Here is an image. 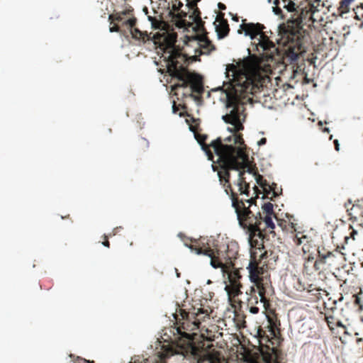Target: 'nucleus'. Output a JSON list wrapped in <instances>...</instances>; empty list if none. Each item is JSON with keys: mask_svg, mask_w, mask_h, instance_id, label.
I'll return each instance as SVG.
<instances>
[{"mask_svg": "<svg viewBox=\"0 0 363 363\" xmlns=\"http://www.w3.org/2000/svg\"><path fill=\"white\" fill-rule=\"evenodd\" d=\"M236 72L234 65H227L225 72L226 81L223 82V86H227L226 107L231 110L229 113L223 116L222 118L226 123L233 125L232 128H228L233 134L224 139L219 137L212 140L209 145L206 143L208 138L206 135L195 133V138L209 160L214 162V156L211 148H213L214 153L218 156L216 161L218 165H213V169L214 171H218L220 184L225 187L230 178V170L238 171L237 182L238 191L241 195L245 194L249 196L250 184L244 177L245 171L241 170L244 168L243 162L247 156L243 147L242 135L238 132L244 128L240 121L241 113L244 111L243 105L250 99V98L247 99L241 91H249L252 85L249 84L248 86H245L238 83V79H235Z\"/></svg>", "mask_w": 363, "mask_h": 363, "instance_id": "obj_1", "label": "nucleus"}, {"mask_svg": "<svg viewBox=\"0 0 363 363\" xmlns=\"http://www.w3.org/2000/svg\"><path fill=\"white\" fill-rule=\"evenodd\" d=\"M257 53L251 54L247 48L249 56L240 60L236 64H228L235 67L236 74L235 79L238 83L245 86L248 84L252 85L249 91H241L247 99L252 94L255 89L262 85L264 81V73L271 72L276 63L281 62L285 67L289 65L298 64V60L305 50L304 47H287L283 55H279V47H255Z\"/></svg>", "mask_w": 363, "mask_h": 363, "instance_id": "obj_2", "label": "nucleus"}, {"mask_svg": "<svg viewBox=\"0 0 363 363\" xmlns=\"http://www.w3.org/2000/svg\"><path fill=\"white\" fill-rule=\"evenodd\" d=\"M302 16L290 17L280 23L276 31L264 30L266 27L259 23H247L242 20L238 32L252 40L251 45H304L308 43L309 33L303 28Z\"/></svg>", "mask_w": 363, "mask_h": 363, "instance_id": "obj_3", "label": "nucleus"}, {"mask_svg": "<svg viewBox=\"0 0 363 363\" xmlns=\"http://www.w3.org/2000/svg\"><path fill=\"white\" fill-rule=\"evenodd\" d=\"M185 245L197 255H203L211 259V265L213 268H220L223 277H227L225 289L230 298L238 296L242 294L240 290L241 275L238 269H235L233 260L238 255V246L235 243L230 245H215L211 243L209 239L201 238L191 240V243Z\"/></svg>", "mask_w": 363, "mask_h": 363, "instance_id": "obj_4", "label": "nucleus"}, {"mask_svg": "<svg viewBox=\"0 0 363 363\" xmlns=\"http://www.w3.org/2000/svg\"><path fill=\"white\" fill-rule=\"evenodd\" d=\"M184 47H155L160 60L164 61L169 74L177 82L172 86V91L182 98H193L194 93L201 94L203 89V79L197 73L187 69V57L182 53Z\"/></svg>", "mask_w": 363, "mask_h": 363, "instance_id": "obj_5", "label": "nucleus"}, {"mask_svg": "<svg viewBox=\"0 0 363 363\" xmlns=\"http://www.w3.org/2000/svg\"><path fill=\"white\" fill-rule=\"evenodd\" d=\"M212 309L210 307L195 308L191 311H186L179 308L176 311L177 330L181 337L185 338L189 342L191 353L196 360V363H221L220 352L214 349L211 350L212 345H206L204 340L196 343L197 333L195 330L200 328V325L206 318H210ZM205 339L204 335L201 336Z\"/></svg>", "mask_w": 363, "mask_h": 363, "instance_id": "obj_6", "label": "nucleus"}, {"mask_svg": "<svg viewBox=\"0 0 363 363\" xmlns=\"http://www.w3.org/2000/svg\"><path fill=\"white\" fill-rule=\"evenodd\" d=\"M238 213L240 225L247 230L250 245V260L247 266L250 279H267L262 275L269 267L274 266L279 259V252L276 249H266L264 240L266 233L260 230L262 220L255 217L250 211Z\"/></svg>", "mask_w": 363, "mask_h": 363, "instance_id": "obj_7", "label": "nucleus"}, {"mask_svg": "<svg viewBox=\"0 0 363 363\" xmlns=\"http://www.w3.org/2000/svg\"><path fill=\"white\" fill-rule=\"evenodd\" d=\"M255 286H252L250 293H246L247 308L249 311L254 315L258 314L261 310L268 319L271 332L274 335L272 329L275 326L273 317L275 315V310L273 308L269 296L273 294V288L268 279H250Z\"/></svg>", "mask_w": 363, "mask_h": 363, "instance_id": "obj_8", "label": "nucleus"}, {"mask_svg": "<svg viewBox=\"0 0 363 363\" xmlns=\"http://www.w3.org/2000/svg\"><path fill=\"white\" fill-rule=\"evenodd\" d=\"M224 189L225 193L230 196L232 206L235 208L238 218V211L240 213L250 211L254 215L255 214V217H256L257 220H262V223L259 225L262 233H266L267 230H269L270 233H274L273 229L275 228V225L272 221V216H275V215L273 210L274 206L272 203L268 202L262 206V208L263 213H265V216L262 217L256 204V198H250L245 200L239 199L237 194L233 191L230 181L227 183Z\"/></svg>", "mask_w": 363, "mask_h": 363, "instance_id": "obj_9", "label": "nucleus"}, {"mask_svg": "<svg viewBox=\"0 0 363 363\" xmlns=\"http://www.w3.org/2000/svg\"><path fill=\"white\" fill-rule=\"evenodd\" d=\"M108 20L111 24L113 21L122 23V26H125L129 28L133 38L146 43L150 40V35L147 32H143L135 28L137 19L133 15V9L130 7L123 11L114 12L108 16Z\"/></svg>", "mask_w": 363, "mask_h": 363, "instance_id": "obj_10", "label": "nucleus"}, {"mask_svg": "<svg viewBox=\"0 0 363 363\" xmlns=\"http://www.w3.org/2000/svg\"><path fill=\"white\" fill-rule=\"evenodd\" d=\"M282 1L284 3V8L289 12L293 13L291 17H298L301 15L302 20L310 21L312 18V13L315 12V11H312V9L319 5L320 0H314L312 4H310L309 11H304L303 8L297 6L291 0H282Z\"/></svg>", "mask_w": 363, "mask_h": 363, "instance_id": "obj_11", "label": "nucleus"}, {"mask_svg": "<svg viewBox=\"0 0 363 363\" xmlns=\"http://www.w3.org/2000/svg\"><path fill=\"white\" fill-rule=\"evenodd\" d=\"M313 48V52L307 57L306 60L309 62L310 65H313L315 68L320 65L321 63L328 57L333 59L335 57L336 53L330 55V52L333 51V49L330 47H312ZM336 52V49L335 50Z\"/></svg>", "mask_w": 363, "mask_h": 363, "instance_id": "obj_12", "label": "nucleus"}, {"mask_svg": "<svg viewBox=\"0 0 363 363\" xmlns=\"http://www.w3.org/2000/svg\"><path fill=\"white\" fill-rule=\"evenodd\" d=\"M259 341V347L260 352L262 354L263 360L265 363H279L278 361V350L274 348V347H270L267 345H264L263 342L265 343L270 342V340L268 337H260Z\"/></svg>", "mask_w": 363, "mask_h": 363, "instance_id": "obj_13", "label": "nucleus"}, {"mask_svg": "<svg viewBox=\"0 0 363 363\" xmlns=\"http://www.w3.org/2000/svg\"><path fill=\"white\" fill-rule=\"evenodd\" d=\"M328 255H322V259H316L314 263V268L315 270L323 269L322 265L326 264L328 267H338L339 263L342 258V255L339 251L335 252H330Z\"/></svg>", "mask_w": 363, "mask_h": 363, "instance_id": "obj_14", "label": "nucleus"}, {"mask_svg": "<svg viewBox=\"0 0 363 363\" xmlns=\"http://www.w3.org/2000/svg\"><path fill=\"white\" fill-rule=\"evenodd\" d=\"M345 208L350 216V220L357 222L359 226L363 228V199L358 200L350 208L345 203Z\"/></svg>", "mask_w": 363, "mask_h": 363, "instance_id": "obj_15", "label": "nucleus"}, {"mask_svg": "<svg viewBox=\"0 0 363 363\" xmlns=\"http://www.w3.org/2000/svg\"><path fill=\"white\" fill-rule=\"evenodd\" d=\"M191 9L193 10V13L189 16V19L196 23V29L198 30L203 31L205 30L204 23L201 19V11L196 6Z\"/></svg>", "mask_w": 363, "mask_h": 363, "instance_id": "obj_16", "label": "nucleus"}, {"mask_svg": "<svg viewBox=\"0 0 363 363\" xmlns=\"http://www.w3.org/2000/svg\"><path fill=\"white\" fill-rule=\"evenodd\" d=\"M230 28L226 20H223L216 26V31L219 39L225 38L229 33Z\"/></svg>", "mask_w": 363, "mask_h": 363, "instance_id": "obj_17", "label": "nucleus"}, {"mask_svg": "<svg viewBox=\"0 0 363 363\" xmlns=\"http://www.w3.org/2000/svg\"><path fill=\"white\" fill-rule=\"evenodd\" d=\"M172 354V348L168 347L164 350V352H160L159 355L157 357V359H155V363H165V359L168 358Z\"/></svg>", "mask_w": 363, "mask_h": 363, "instance_id": "obj_18", "label": "nucleus"}, {"mask_svg": "<svg viewBox=\"0 0 363 363\" xmlns=\"http://www.w3.org/2000/svg\"><path fill=\"white\" fill-rule=\"evenodd\" d=\"M108 0H98L96 3V9L100 10L99 14L101 17L106 16V11L108 10Z\"/></svg>", "mask_w": 363, "mask_h": 363, "instance_id": "obj_19", "label": "nucleus"}, {"mask_svg": "<svg viewBox=\"0 0 363 363\" xmlns=\"http://www.w3.org/2000/svg\"><path fill=\"white\" fill-rule=\"evenodd\" d=\"M199 48H200L199 55H195L190 57V59L191 60L192 62H195V61H198V60L199 61L200 60L199 57L200 55H203V54H209L211 52V51L216 50V47L203 46V47H199Z\"/></svg>", "mask_w": 363, "mask_h": 363, "instance_id": "obj_20", "label": "nucleus"}, {"mask_svg": "<svg viewBox=\"0 0 363 363\" xmlns=\"http://www.w3.org/2000/svg\"><path fill=\"white\" fill-rule=\"evenodd\" d=\"M354 0H342L340 2L338 11L340 13H346L350 11V5Z\"/></svg>", "mask_w": 363, "mask_h": 363, "instance_id": "obj_21", "label": "nucleus"}, {"mask_svg": "<svg viewBox=\"0 0 363 363\" xmlns=\"http://www.w3.org/2000/svg\"><path fill=\"white\" fill-rule=\"evenodd\" d=\"M325 318L329 328L331 330H334L336 321L335 317L331 314V311L325 313Z\"/></svg>", "mask_w": 363, "mask_h": 363, "instance_id": "obj_22", "label": "nucleus"}, {"mask_svg": "<svg viewBox=\"0 0 363 363\" xmlns=\"http://www.w3.org/2000/svg\"><path fill=\"white\" fill-rule=\"evenodd\" d=\"M176 12H177V14L174 13L172 15V17L180 20L181 21L180 23L184 25L185 24L184 18L188 16V13L184 11H182V10H179V11H176Z\"/></svg>", "mask_w": 363, "mask_h": 363, "instance_id": "obj_23", "label": "nucleus"}, {"mask_svg": "<svg viewBox=\"0 0 363 363\" xmlns=\"http://www.w3.org/2000/svg\"><path fill=\"white\" fill-rule=\"evenodd\" d=\"M182 6L183 4L179 0H173L172 11L169 12V13L173 15L176 11H179Z\"/></svg>", "mask_w": 363, "mask_h": 363, "instance_id": "obj_24", "label": "nucleus"}, {"mask_svg": "<svg viewBox=\"0 0 363 363\" xmlns=\"http://www.w3.org/2000/svg\"><path fill=\"white\" fill-rule=\"evenodd\" d=\"M273 191V196H277L279 195L278 192L277 191V184H272V186H270L269 184L267 185V194L269 193L270 191Z\"/></svg>", "mask_w": 363, "mask_h": 363, "instance_id": "obj_25", "label": "nucleus"}, {"mask_svg": "<svg viewBox=\"0 0 363 363\" xmlns=\"http://www.w3.org/2000/svg\"><path fill=\"white\" fill-rule=\"evenodd\" d=\"M256 180L257 184H259L264 189V191H267V181L264 180L262 177L259 174L256 177Z\"/></svg>", "mask_w": 363, "mask_h": 363, "instance_id": "obj_26", "label": "nucleus"}, {"mask_svg": "<svg viewBox=\"0 0 363 363\" xmlns=\"http://www.w3.org/2000/svg\"><path fill=\"white\" fill-rule=\"evenodd\" d=\"M330 251L327 250L324 247H318V258L317 259H322V255H328L327 254H329Z\"/></svg>", "mask_w": 363, "mask_h": 363, "instance_id": "obj_27", "label": "nucleus"}, {"mask_svg": "<svg viewBox=\"0 0 363 363\" xmlns=\"http://www.w3.org/2000/svg\"><path fill=\"white\" fill-rule=\"evenodd\" d=\"M199 40L201 42H203L205 43L204 45H207V46H209V45H213L211 44V41L208 39L206 33H204L203 35H201L200 37H199Z\"/></svg>", "mask_w": 363, "mask_h": 363, "instance_id": "obj_28", "label": "nucleus"}, {"mask_svg": "<svg viewBox=\"0 0 363 363\" xmlns=\"http://www.w3.org/2000/svg\"><path fill=\"white\" fill-rule=\"evenodd\" d=\"M354 304L356 306H357L359 309L362 310L363 309V300L357 295H354Z\"/></svg>", "mask_w": 363, "mask_h": 363, "instance_id": "obj_29", "label": "nucleus"}, {"mask_svg": "<svg viewBox=\"0 0 363 363\" xmlns=\"http://www.w3.org/2000/svg\"><path fill=\"white\" fill-rule=\"evenodd\" d=\"M355 14L357 16V18H358L359 16L363 18V4H361L360 6H357L355 10Z\"/></svg>", "mask_w": 363, "mask_h": 363, "instance_id": "obj_30", "label": "nucleus"}, {"mask_svg": "<svg viewBox=\"0 0 363 363\" xmlns=\"http://www.w3.org/2000/svg\"><path fill=\"white\" fill-rule=\"evenodd\" d=\"M186 1H187L186 6L189 7V9H194V7H196L197 6V3L201 1V0H193V1L186 0Z\"/></svg>", "mask_w": 363, "mask_h": 363, "instance_id": "obj_31", "label": "nucleus"}, {"mask_svg": "<svg viewBox=\"0 0 363 363\" xmlns=\"http://www.w3.org/2000/svg\"><path fill=\"white\" fill-rule=\"evenodd\" d=\"M273 11H274V13L276 15H278V16L280 15L281 19H284V16L282 14V10H281V9L280 7H279V6H274L273 7Z\"/></svg>", "mask_w": 363, "mask_h": 363, "instance_id": "obj_32", "label": "nucleus"}, {"mask_svg": "<svg viewBox=\"0 0 363 363\" xmlns=\"http://www.w3.org/2000/svg\"><path fill=\"white\" fill-rule=\"evenodd\" d=\"M74 363H94V361L86 360L84 358L77 357L74 360Z\"/></svg>", "mask_w": 363, "mask_h": 363, "instance_id": "obj_33", "label": "nucleus"}, {"mask_svg": "<svg viewBox=\"0 0 363 363\" xmlns=\"http://www.w3.org/2000/svg\"><path fill=\"white\" fill-rule=\"evenodd\" d=\"M115 21H113L112 23H113ZM117 23H114L113 26H111L109 28L110 32H119L120 31V26L118 23V22L116 21Z\"/></svg>", "mask_w": 363, "mask_h": 363, "instance_id": "obj_34", "label": "nucleus"}, {"mask_svg": "<svg viewBox=\"0 0 363 363\" xmlns=\"http://www.w3.org/2000/svg\"><path fill=\"white\" fill-rule=\"evenodd\" d=\"M358 235L357 230L352 229L350 234V238H352L353 240H354L356 239V235ZM348 239H349L348 237H345L346 241H347Z\"/></svg>", "mask_w": 363, "mask_h": 363, "instance_id": "obj_35", "label": "nucleus"}, {"mask_svg": "<svg viewBox=\"0 0 363 363\" xmlns=\"http://www.w3.org/2000/svg\"><path fill=\"white\" fill-rule=\"evenodd\" d=\"M104 239H105V240L102 242L103 245H104L106 247H110V242L108 240V236L104 235Z\"/></svg>", "mask_w": 363, "mask_h": 363, "instance_id": "obj_36", "label": "nucleus"}, {"mask_svg": "<svg viewBox=\"0 0 363 363\" xmlns=\"http://www.w3.org/2000/svg\"><path fill=\"white\" fill-rule=\"evenodd\" d=\"M267 143V139L265 138H262L260 139V140L258 141L257 144L258 145H265Z\"/></svg>", "mask_w": 363, "mask_h": 363, "instance_id": "obj_37", "label": "nucleus"}, {"mask_svg": "<svg viewBox=\"0 0 363 363\" xmlns=\"http://www.w3.org/2000/svg\"><path fill=\"white\" fill-rule=\"evenodd\" d=\"M335 326L340 327L344 329L345 328V326L342 323V322L340 320H336Z\"/></svg>", "mask_w": 363, "mask_h": 363, "instance_id": "obj_38", "label": "nucleus"}, {"mask_svg": "<svg viewBox=\"0 0 363 363\" xmlns=\"http://www.w3.org/2000/svg\"><path fill=\"white\" fill-rule=\"evenodd\" d=\"M218 6L219 9H220V10H225L226 9L225 5L223 4V3H218Z\"/></svg>", "mask_w": 363, "mask_h": 363, "instance_id": "obj_39", "label": "nucleus"}, {"mask_svg": "<svg viewBox=\"0 0 363 363\" xmlns=\"http://www.w3.org/2000/svg\"><path fill=\"white\" fill-rule=\"evenodd\" d=\"M122 229V227H116L113 230V235H115L120 230Z\"/></svg>", "mask_w": 363, "mask_h": 363, "instance_id": "obj_40", "label": "nucleus"}, {"mask_svg": "<svg viewBox=\"0 0 363 363\" xmlns=\"http://www.w3.org/2000/svg\"><path fill=\"white\" fill-rule=\"evenodd\" d=\"M155 45H160V46H162V45H165L163 43H156L155 40L153 41ZM166 45H175L174 44H167Z\"/></svg>", "mask_w": 363, "mask_h": 363, "instance_id": "obj_41", "label": "nucleus"}, {"mask_svg": "<svg viewBox=\"0 0 363 363\" xmlns=\"http://www.w3.org/2000/svg\"><path fill=\"white\" fill-rule=\"evenodd\" d=\"M334 143H335V150L338 151L339 150V143H338L337 140H335L334 141Z\"/></svg>", "mask_w": 363, "mask_h": 363, "instance_id": "obj_42", "label": "nucleus"}, {"mask_svg": "<svg viewBox=\"0 0 363 363\" xmlns=\"http://www.w3.org/2000/svg\"><path fill=\"white\" fill-rule=\"evenodd\" d=\"M274 4L275 5V6H279V0H274Z\"/></svg>", "mask_w": 363, "mask_h": 363, "instance_id": "obj_43", "label": "nucleus"}, {"mask_svg": "<svg viewBox=\"0 0 363 363\" xmlns=\"http://www.w3.org/2000/svg\"><path fill=\"white\" fill-rule=\"evenodd\" d=\"M173 111H174V113H176V111H177L175 103H174V105H173Z\"/></svg>", "mask_w": 363, "mask_h": 363, "instance_id": "obj_44", "label": "nucleus"}, {"mask_svg": "<svg viewBox=\"0 0 363 363\" xmlns=\"http://www.w3.org/2000/svg\"><path fill=\"white\" fill-rule=\"evenodd\" d=\"M206 340L208 341V342H211V341L213 340V338H212L211 337H206Z\"/></svg>", "mask_w": 363, "mask_h": 363, "instance_id": "obj_45", "label": "nucleus"}, {"mask_svg": "<svg viewBox=\"0 0 363 363\" xmlns=\"http://www.w3.org/2000/svg\"><path fill=\"white\" fill-rule=\"evenodd\" d=\"M254 189L255 190L256 192L259 191L258 188L256 186H255Z\"/></svg>", "mask_w": 363, "mask_h": 363, "instance_id": "obj_46", "label": "nucleus"}, {"mask_svg": "<svg viewBox=\"0 0 363 363\" xmlns=\"http://www.w3.org/2000/svg\"><path fill=\"white\" fill-rule=\"evenodd\" d=\"M323 130H324V131H327V132H328V131H329L328 128H325Z\"/></svg>", "mask_w": 363, "mask_h": 363, "instance_id": "obj_47", "label": "nucleus"}, {"mask_svg": "<svg viewBox=\"0 0 363 363\" xmlns=\"http://www.w3.org/2000/svg\"><path fill=\"white\" fill-rule=\"evenodd\" d=\"M148 18H149L150 21H152L153 20V18L151 16H148Z\"/></svg>", "mask_w": 363, "mask_h": 363, "instance_id": "obj_48", "label": "nucleus"}, {"mask_svg": "<svg viewBox=\"0 0 363 363\" xmlns=\"http://www.w3.org/2000/svg\"><path fill=\"white\" fill-rule=\"evenodd\" d=\"M133 245V242H131L130 243V245Z\"/></svg>", "mask_w": 363, "mask_h": 363, "instance_id": "obj_49", "label": "nucleus"}, {"mask_svg": "<svg viewBox=\"0 0 363 363\" xmlns=\"http://www.w3.org/2000/svg\"><path fill=\"white\" fill-rule=\"evenodd\" d=\"M177 277H179V272H177Z\"/></svg>", "mask_w": 363, "mask_h": 363, "instance_id": "obj_50", "label": "nucleus"}]
</instances>
